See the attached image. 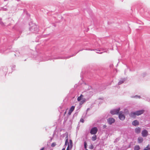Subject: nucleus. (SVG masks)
Wrapping results in <instances>:
<instances>
[{"instance_id": "f257e3e1", "label": "nucleus", "mask_w": 150, "mask_h": 150, "mask_svg": "<svg viewBox=\"0 0 150 150\" xmlns=\"http://www.w3.org/2000/svg\"><path fill=\"white\" fill-rule=\"evenodd\" d=\"M39 30L38 26L32 23V25L29 28V30L33 33H38Z\"/></svg>"}, {"instance_id": "f03ea898", "label": "nucleus", "mask_w": 150, "mask_h": 150, "mask_svg": "<svg viewBox=\"0 0 150 150\" xmlns=\"http://www.w3.org/2000/svg\"><path fill=\"white\" fill-rule=\"evenodd\" d=\"M144 110H142L134 112H131L130 113V116L132 117H135V115H140L143 113L144 112Z\"/></svg>"}, {"instance_id": "7ed1b4c3", "label": "nucleus", "mask_w": 150, "mask_h": 150, "mask_svg": "<svg viewBox=\"0 0 150 150\" xmlns=\"http://www.w3.org/2000/svg\"><path fill=\"white\" fill-rule=\"evenodd\" d=\"M9 50L6 47L4 46L1 47L0 48V53H7Z\"/></svg>"}, {"instance_id": "20e7f679", "label": "nucleus", "mask_w": 150, "mask_h": 150, "mask_svg": "<svg viewBox=\"0 0 150 150\" xmlns=\"http://www.w3.org/2000/svg\"><path fill=\"white\" fill-rule=\"evenodd\" d=\"M98 131V129L96 127H94L91 129L90 133L94 135L97 133Z\"/></svg>"}, {"instance_id": "39448f33", "label": "nucleus", "mask_w": 150, "mask_h": 150, "mask_svg": "<svg viewBox=\"0 0 150 150\" xmlns=\"http://www.w3.org/2000/svg\"><path fill=\"white\" fill-rule=\"evenodd\" d=\"M120 110V108H118L117 109H114L111 110L110 112V113L112 115L117 114L118 113Z\"/></svg>"}, {"instance_id": "423d86ee", "label": "nucleus", "mask_w": 150, "mask_h": 150, "mask_svg": "<svg viewBox=\"0 0 150 150\" xmlns=\"http://www.w3.org/2000/svg\"><path fill=\"white\" fill-rule=\"evenodd\" d=\"M119 119L122 120H123L125 118V116L122 114V112H120L119 114Z\"/></svg>"}, {"instance_id": "0eeeda50", "label": "nucleus", "mask_w": 150, "mask_h": 150, "mask_svg": "<svg viewBox=\"0 0 150 150\" xmlns=\"http://www.w3.org/2000/svg\"><path fill=\"white\" fill-rule=\"evenodd\" d=\"M142 134L143 137H146L148 135V132L146 130L144 129L142 131Z\"/></svg>"}, {"instance_id": "6e6552de", "label": "nucleus", "mask_w": 150, "mask_h": 150, "mask_svg": "<svg viewBox=\"0 0 150 150\" xmlns=\"http://www.w3.org/2000/svg\"><path fill=\"white\" fill-rule=\"evenodd\" d=\"M115 120L112 118H110L108 120V122L110 125L112 124V123L114 122Z\"/></svg>"}, {"instance_id": "1a4fd4ad", "label": "nucleus", "mask_w": 150, "mask_h": 150, "mask_svg": "<svg viewBox=\"0 0 150 150\" xmlns=\"http://www.w3.org/2000/svg\"><path fill=\"white\" fill-rule=\"evenodd\" d=\"M75 107L74 106H72L70 109L69 111L68 112V114L69 115H71L72 112L74 110Z\"/></svg>"}, {"instance_id": "9d476101", "label": "nucleus", "mask_w": 150, "mask_h": 150, "mask_svg": "<svg viewBox=\"0 0 150 150\" xmlns=\"http://www.w3.org/2000/svg\"><path fill=\"white\" fill-rule=\"evenodd\" d=\"M141 129L139 127L136 128L135 129V132L137 133H139L141 131Z\"/></svg>"}, {"instance_id": "9b49d317", "label": "nucleus", "mask_w": 150, "mask_h": 150, "mask_svg": "<svg viewBox=\"0 0 150 150\" xmlns=\"http://www.w3.org/2000/svg\"><path fill=\"white\" fill-rule=\"evenodd\" d=\"M139 124V122L137 120H135L132 122V124L134 126L137 125Z\"/></svg>"}, {"instance_id": "f8f14e48", "label": "nucleus", "mask_w": 150, "mask_h": 150, "mask_svg": "<svg viewBox=\"0 0 150 150\" xmlns=\"http://www.w3.org/2000/svg\"><path fill=\"white\" fill-rule=\"evenodd\" d=\"M143 139L142 137H139L138 138V142L139 143H140L142 142L143 141Z\"/></svg>"}, {"instance_id": "ddd939ff", "label": "nucleus", "mask_w": 150, "mask_h": 150, "mask_svg": "<svg viewBox=\"0 0 150 150\" xmlns=\"http://www.w3.org/2000/svg\"><path fill=\"white\" fill-rule=\"evenodd\" d=\"M83 96V95L82 94H81L80 96H79L78 97L77 100L78 101H80L82 99V98Z\"/></svg>"}, {"instance_id": "4468645a", "label": "nucleus", "mask_w": 150, "mask_h": 150, "mask_svg": "<svg viewBox=\"0 0 150 150\" xmlns=\"http://www.w3.org/2000/svg\"><path fill=\"white\" fill-rule=\"evenodd\" d=\"M140 149V147L138 145L135 146L134 147V150H139Z\"/></svg>"}, {"instance_id": "2eb2a0df", "label": "nucleus", "mask_w": 150, "mask_h": 150, "mask_svg": "<svg viewBox=\"0 0 150 150\" xmlns=\"http://www.w3.org/2000/svg\"><path fill=\"white\" fill-rule=\"evenodd\" d=\"M124 81L125 80L124 79H121L119 82L118 83V85H120L123 83L124 82Z\"/></svg>"}, {"instance_id": "dca6fc26", "label": "nucleus", "mask_w": 150, "mask_h": 150, "mask_svg": "<svg viewBox=\"0 0 150 150\" xmlns=\"http://www.w3.org/2000/svg\"><path fill=\"white\" fill-rule=\"evenodd\" d=\"M97 139V137L96 135H93L92 137V140L93 141H95Z\"/></svg>"}, {"instance_id": "f3484780", "label": "nucleus", "mask_w": 150, "mask_h": 150, "mask_svg": "<svg viewBox=\"0 0 150 150\" xmlns=\"http://www.w3.org/2000/svg\"><path fill=\"white\" fill-rule=\"evenodd\" d=\"M86 101V99L83 98L82 99V100L80 102V104L81 105L82 104Z\"/></svg>"}, {"instance_id": "a211bd4d", "label": "nucleus", "mask_w": 150, "mask_h": 150, "mask_svg": "<svg viewBox=\"0 0 150 150\" xmlns=\"http://www.w3.org/2000/svg\"><path fill=\"white\" fill-rule=\"evenodd\" d=\"M0 24L2 26H4V24L2 20V19L0 18Z\"/></svg>"}, {"instance_id": "6ab92c4d", "label": "nucleus", "mask_w": 150, "mask_h": 150, "mask_svg": "<svg viewBox=\"0 0 150 150\" xmlns=\"http://www.w3.org/2000/svg\"><path fill=\"white\" fill-rule=\"evenodd\" d=\"M66 140L65 142V145H67L68 143V137L67 136L66 137Z\"/></svg>"}, {"instance_id": "aec40b11", "label": "nucleus", "mask_w": 150, "mask_h": 150, "mask_svg": "<svg viewBox=\"0 0 150 150\" xmlns=\"http://www.w3.org/2000/svg\"><path fill=\"white\" fill-rule=\"evenodd\" d=\"M56 144L55 142H53L51 144V146L52 147H54L56 145Z\"/></svg>"}, {"instance_id": "412c9836", "label": "nucleus", "mask_w": 150, "mask_h": 150, "mask_svg": "<svg viewBox=\"0 0 150 150\" xmlns=\"http://www.w3.org/2000/svg\"><path fill=\"white\" fill-rule=\"evenodd\" d=\"M84 148L86 149L87 148V143L85 142L84 143Z\"/></svg>"}, {"instance_id": "4be33fe9", "label": "nucleus", "mask_w": 150, "mask_h": 150, "mask_svg": "<svg viewBox=\"0 0 150 150\" xmlns=\"http://www.w3.org/2000/svg\"><path fill=\"white\" fill-rule=\"evenodd\" d=\"M1 10L4 11H7V9L6 8H4V7H2L1 8Z\"/></svg>"}, {"instance_id": "5701e85b", "label": "nucleus", "mask_w": 150, "mask_h": 150, "mask_svg": "<svg viewBox=\"0 0 150 150\" xmlns=\"http://www.w3.org/2000/svg\"><path fill=\"white\" fill-rule=\"evenodd\" d=\"M93 148V145L92 144H91L90 146L89 147V149H92Z\"/></svg>"}, {"instance_id": "b1692460", "label": "nucleus", "mask_w": 150, "mask_h": 150, "mask_svg": "<svg viewBox=\"0 0 150 150\" xmlns=\"http://www.w3.org/2000/svg\"><path fill=\"white\" fill-rule=\"evenodd\" d=\"M69 142L70 143V145L71 147H72V140L70 139L69 140Z\"/></svg>"}, {"instance_id": "393cba45", "label": "nucleus", "mask_w": 150, "mask_h": 150, "mask_svg": "<svg viewBox=\"0 0 150 150\" xmlns=\"http://www.w3.org/2000/svg\"><path fill=\"white\" fill-rule=\"evenodd\" d=\"M80 122H82V123L84 122V120L83 119V118H81L80 120Z\"/></svg>"}, {"instance_id": "a878e982", "label": "nucleus", "mask_w": 150, "mask_h": 150, "mask_svg": "<svg viewBox=\"0 0 150 150\" xmlns=\"http://www.w3.org/2000/svg\"><path fill=\"white\" fill-rule=\"evenodd\" d=\"M128 112V110H127V109H125V112H124V113H125V114H126V113H127Z\"/></svg>"}, {"instance_id": "bb28decb", "label": "nucleus", "mask_w": 150, "mask_h": 150, "mask_svg": "<svg viewBox=\"0 0 150 150\" xmlns=\"http://www.w3.org/2000/svg\"><path fill=\"white\" fill-rule=\"evenodd\" d=\"M69 144H68V146L67 147L66 150H69Z\"/></svg>"}, {"instance_id": "cd10ccee", "label": "nucleus", "mask_w": 150, "mask_h": 150, "mask_svg": "<svg viewBox=\"0 0 150 150\" xmlns=\"http://www.w3.org/2000/svg\"><path fill=\"white\" fill-rule=\"evenodd\" d=\"M79 50V51H78V52H76V53L75 54H74V55H73L70 56H73L75 55H76V54H77L78 52L79 51H81V50Z\"/></svg>"}, {"instance_id": "c85d7f7f", "label": "nucleus", "mask_w": 150, "mask_h": 150, "mask_svg": "<svg viewBox=\"0 0 150 150\" xmlns=\"http://www.w3.org/2000/svg\"><path fill=\"white\" fill-rule=\"evenodd\" d=\"M40 150H44V147H43Z\"/></svg>"}, {"instance_id": "c756f323", "label": "nucleus", "mask_w": 150, "mask_h": 150, "mask_svg": "<svg viewBox=\"0 0 150 150\" xmlns=\"http://www.w3.org/2000/svg\"><path fill=\"white\" fill-rule=\"evenodd\" d=\"M106 127V125H103V127L104 128H105Z\"/></svg>"}, {"instance_id": "7c9ffc66", "label": "nucleus", "mask_w": 150, "mask_h": 150, "mask_svg": "<svg viewBox=\"0 0 150 150\" xmlns=\"http://www.w3.org/2000/svg\"><path fill=\"white\" fill-rule=\"evenodd\" d=\"M97 52V53H102V52Z\"/></svg>"}, {"instance_id": "2f4dec72", "label": "nucleus", "mask_w": 150, "mask_h": 150, "mask_svg": "<svg viewBox=\"0 0 150 150\" xmlns=\"http://www.w3.org/2000/svg\"><path fill=\"white\" fill-rule=\"evenodd\" d=\"M66 113V111L64 113V115H65Z\"/></svg>"}, {"instance_id": "473e14b6", "label": "nucleus", "mask_w": 150, "mask_h": 150, "mask_svg": "<svg viewBox=\"0 0 150 150\" xmlns=\"http://www.w3.org/2000/svg\"><path fill=\"white\" fill-rule=\"evenodd\" d=\"M62 150H65V149L64 148H63Z\"/></svg>"}, {"instance_id": "72a5a7b5", "label": "nucleus", "mask_w": 150, "mask_h": 150, "mask_svg": "<svg viewBox=\"0 0 150 150\" xmlns=\"http://www.w3.org/2000/svg\"><path fill=\"white\" fill-rule=\"evenodd\" d=\"M98 51L99 52H100V50H98Z\"/></svg>"}, {"instance_id": "f704fd0d", "label": "nucleus", "mask_w": 150, "mask_h": 150, "mask_svg": "<svg viewBox=\"0 0 150 150\" xmlns=\"http://www.w3.org/2000/svg\"><path fill=\"white\" fill-rule=\"evenodd\" d=\"M85 150H88L87 149H86Z\"/></svg>"}]
</instances>
